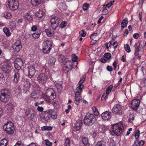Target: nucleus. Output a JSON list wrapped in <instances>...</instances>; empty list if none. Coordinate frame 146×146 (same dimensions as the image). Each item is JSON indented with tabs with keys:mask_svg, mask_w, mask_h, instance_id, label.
Listing matches in <instances>:
<instances>
[{
	"mask_svg": "<svg viewBox=\"0 0 146 146\" xmlns=\"http://www.w3.org/2000/svg\"><path fill=\"white\" fill-rule=\"evenodd\" d=\"M84 123L87 126L92 125L96 121V118L94 115L89 113H87L84 120Z\"/></svg>",
	"mask_w": 146,
	"mask_h": 146,
	"instance_id": "f257e3e1",
	"label": "nucleus"
},
{
	"mask_svg": "<svg viewBox=\"0 0 146 146\" xmlns=\"http://www.w3.org/2000/svg\"><path fill=\"white\" fill-rule=\"evenodd\" d=\"M0 100L1 101L6 103L10 99L11 94L10 91L7 89H4L1 90Z\"/></svg>",
	"mask_w": 146,
	"mask_h": 146,
	"instance_id": "f03ea898",
	"label": "nucleus"
},
{
	"mask_svg": "<svg viewBox=\"0 0 146 146\" xmlns=\"http://www.w3.org/2000/svg\"><path fill=\"white\" fill-rule=\"evenodd\" d=\"M112 131L116 135L119 136L122 133L124 129V127L121 123L113 124L111 127Z\"/></svg>",
	"mask_w": 146,
	"mask_h": 146,
	"instance_id": "7ed1b4c3",
	"label": "nucleus"
},
{
	"mask_svg": "<svg viewBox=\"0 0 146 146\" xmlns=\"http://www.w3.org/2000/svg\"><path fill=\"white\" fill-rule=\"evenodd\" d=\"M52 42L50 40L44 41L42 44V50L44 54L49 53L51 50L52 46Z\"/></svg>",
	"mask_w": 146,
	"mask_h": 146,
	"instance_id": "20e7f679",
	"label": "nucleus"
},
{
	"mask_svg": "<svg viewBox=\"0 0 146 146\" xmlns=\"http://www.w3.org/2000/svg\"><path fill=\"white\" fill-rule=\"evenodd\" d=\"M46 96L45 98L47 103L49 104L50 100H53L56 98V94L53 89L49 88L46 92Z\"/></svg>",
	"mask_w": 146,
	"mask_h": 146,
	"instance_id": "39448f33",
	"label": "nucleus"
},
{
	"mask_svg": "<svg viewBox=\"0 0 146 146\" xmlns=\"http://www.w3.org/2000/svg\"><path fill=\"white\" fill-rule=\"evenodd\" d=\"M3 129L9 134H12L15 130L13 123L11 122H8L3 126Z\"/></svg>",
	"mask_w": 146,
	"mask_h": 146,
	"instance_id": "423d86ee",
	"label": "nucleus"
},
{
	"mask_svg": "<svg viewBox=\"0 0 146 146\" xmlns=\"http://www.w3.org/2000/svg\"><path fill=\"white\" fill-rule=\"evenodd\" d=\"M36 111L31 108H27L25 110V116L31 121L33 120V118L36 116Z\"/></svg>",
	"mask_w": 146,
	"mask_h": 146,
	"instance_id": "0eeeda50",
	"label": "nucleus"
},
{
	"mask_svg": "<svg viewBox=\"0 0 146 146\" xmlns=\"http://www.w3.org/2000/svg\"><path fill=\"white\" fill-rule=\"evenodd\" d=\"M8 4L10 9L12 11L17 10L19 5L18 0H11L8 1Z\"/></svg>",
	"mask_w": 146,
	"mask_h": 146,
	"instance_id": "6e6552de",
	"label": "nucleus"
},
{
	"mask_svg": "<svg viewBox=\"0 0 146 146\" xmlns=\"http://www.w3.org/2000/svg\"><path fill=\"white\" fill-rule=\"evenodd\" d=\"M112 111L113 113L117 115H122L123 113L122 106L119 104H116L114 106Z\"/></svg>",
	"mask_w": 146,
	"mask_h": 146,
	"instance_id": "1a4fd4ad",
	"label": "nucleus"
},
{
	"mask_svg": "<svg viewBox=\"0 0 146 146\" xmlns=\"http://www.w3.org/2000/svg\"><path fill=\"white\" fill-rule=\"evenodd\" d=\"M14 63V66L16 69L21 70V67L24 64L23 60L21 58H17L15 59Z\"/></svg>",
	"mask_w": 146,
	"mask_h": 146,
	"instance_id": "9d476101",
	"label": "nucleus"
},
{
	"mask_svg": "<svg viewBox=\"0 0 146 146\" xmlns=\"http://www.w3.org/2000/svg\"><path fill=\"white\" fill-rule=\"evenodd\" d=\"M53 113V110L51 109L48 110V111L43 112L42 114V116L41 118H44L45 121H48L51 117V114H52Z\"/></svg>",
	"mask_w": 146,
	"mask_h": 146,
	"instance_id": "9b49d317",
	"label": "nucleus"
},
{
	"mask_svg": "<svg viewBox=\"0 0 146 146\" xmlns=\"http://www.w3.org/2000/svg\"><path fill=\"white\" fill-rule=\"evenodd\" d=\"M78 63H76V65L74 66V63L72 62H71L70 60H68L65 62L64 63V67L68 69V71L69 70H71L72 68H76L77 65Z\"/></svg>",
	"mask_w": 146,
	"mask_h": 146,
	"instance_id": "f8f14e48",
	"label": "nucleus"
},
{
	"mask_svg": "<svg viewBox=\"0 0 146 146\" xmlns=\"http://www.w3.org/2000/svg\"><path fill=\"white\" fill-rule=\"evenodd\" d=\"M140 101L139 99L133 100L131 102V107L134 110H136L139 107Z\"/></svg>",
	"mask_w": 146,
	"mask_h": 146,
	"instance_id": "ddd939ff",
	"label": "nucleus"
},
{
	"mask_svg": "<svg viewBox=\"0 0 146 146\" xmlns=\"http://www.w3.org/2000/svg\"><path fill=\"white\" fill-rule=\"evenodd\" d=\"M31 80L29 79H27L25 81L23 84V90L25 91H28L30 90L31 83Z\"/></svg>",
	"mask_w": 146,
	"mask_h": 146,
	"instance_id": "4468645a",
	"label": "nucleus"
},
{
	"mask_svg": "<svg viewBox=\"0 0 146 146\" xmlns=\"http://www.w3.org/2000/svg\"><path fill=\"white\" fill-rule=\"evenodd\" d=\"M102 119L104 120H108L111 117V113L109 111H106L101 114Z\"/></svg>",
	"mask_w": 146,
	"mask_h": 146,
	"instance_id": "2eb2a0df",
	"label": "nucleus"
},
{
	"mask_svg": "<svg viewBox=\"0 0 146 146\" xmlns=\"http://www.w3.org/2000/svg\"><path fill=\"white\" fill-rule=\"evenodd\" d=\"M14 72L15 73L14 75L13 81L17 83L19 80L20 73L22 72V70L15 69Z\"/></svg>",
	"mask_w": 146,
	"mask_h": 146,
	"instance_id": "dca6fc26",
	"label": "nucleus"
},
{
	"mask_svg": "<svg viewBox=\"0 0 146 146\" xmlns=\"http://www.w3.org/2000/svg\"><path fill=\"white\" fill-rule=\"evenodd\" d=\"M47 78L44 74H40L37 78L38 80L40 83L45 84L47 80Z\"/></svg>",
	"mask_w": 146,
	"mask_h": 146,
	"instance_id": "f3484780",
	"label": "nucleus"
},
{
	"mask_svg": "<svg viewBox=\"0 0 146 146\" xmlns=\"http://www.w3.org/2000/svg\"><path fill=\"white\" fill-rule=\"evenodd\" d=\"M36 72L35 68L32 66H31L28 67L29 76L32 77L34 75Z\"/></svg>",
	"mask_w": 146,
	"mask_h": 146,
	"instance_id": "a211bd4d",
	"label": "nucleus"
},
{
	"mask_svg": "<svg viewBox=\"0 0 146 146\" xmlns=\"http://www.w3.org/2000/svg\"><path fill=\"white\" fill-rule=\"evenodd\" d=\"M140 45V43H139V45H137V43H135V44L134 47L135 48L134 55L135 56L139 55V53L141 51Z\"/></svg>",
	"mask_w": 146,
	"mask_h": 146,
	"instance_id": "6ab92c4d",
	"label": "nucleus"
},
{
	"mask_svg": "<svg viewBox=\"0 0 146 146\" xmlns=\"http://www.w3.org/2000/svg\"><path fill=\"white\" fill-rule=\"evenodd\" d=\"M2 70L5 73H9L11 70V68L9 64H7L3 66Z\"/></svg>",
	"mask_w": 146,
	"mask_h": 146,
	"instance_id": "aec40b11",
	"label": "nucleus"
},
{
	"mask_svg": "<svg viewBox=\"0 0 146 146\" xmlns=\"http://www.w3.org/2000/svg\"><path fill=\"white\" fill-rule=\"evenodd\" d=\"M82 123V121H80L77 123L75 124L74 126L73 127V130L76 132H77V131H78L81 128Z\"/></svg>",
	"mask_w": 146,
	"mask_h": 146,
	"instance_id": "412c9836",
	"label": "nucleus"
},
{
	"mask_svg": "<svg viewBox=\"0 0 146 146\" xmlns=\"http://www.w3.org/2000/svg\"><path fill=\"white\" fill-rule=\"evenodd\" d=\"M80 101H82L81 96L80 94L76 93L75 97V103L77 105H78Z\"/></svg>",
	"mask_w": 146,
	"mask_h": 146,
	"instance_id": "4be33fe9",
	"label": "nucleus"
},
{
	"mask_svg": "<svg viewBox=\"0 0 146 146\" xmlns=\"http://www.w3.org/2000/svg\"><path fill=\"white\" fill-rule=\"evenodd\" d=\"M81 138L82 139V142L85 146H89V140L87 137L82 136L81 137Z\"/></svg>",
	"mask_w": 146,
	"mask_h": 146,
	"instance_id": "5701e85b",
	"label": "nucleus"
},
{
	"mask_svg": "<svg viewBox=\"0 0 146 146\" xmlns=\"http://www.w3.org/2000/svg\"><path fill=\"white\" fill-rule=\"evenodd\" d=\"M25 18L29 21H31L33 20V16L28 13L25 14L24 16Z\"/></svg>",
	"mask_w": 146,
	"mask_h": 146,
	"instance_id": "b1692460",
	"label": "nucleus"
},
{
	"mask_svg": "<svg viewBox=\"0 0 146 146\" xmlns=\"http://www.w3.org/2000/svg\"><path fill=\"white\" fill-rule=\"evenodd\" d=\"M56 60L54 57L51 56L48 60V62L50 66H52L54 65Z\"/></svg>",
	"mask_w": 146,
	"mask_h": 146,
	"instance_id": "393cba45",
	"label": "nucleus"
},
{
	"mask_svg": "<svg viewBox=\"0 0 146 146\" xmlns=\"http://www.w3.org/2000/svg\"><path fill=\"white\" fill-rule=\"evenodd\" d=\"M59 19L57 17L54 16L51 19L50 22L51 23L59 24Z\"/></svg>",
	"mask_w": 146,
	"mask_h": 146,
	"instance_id": "a878e982",
	"label": "nucleus"
},
{
	"mask_svg": "<svg viewBox=\"0 0 146 146\" xmlns=\"http://www.w3.org/2000/svg\"><path fill=\"white\" fill-rule=\"evenodd\" d=\"M95 146H106V142L103 140L99 141L96 143Z\"/></svg>",
	"mask_w": 146,
	"mask_h": 146,
	"instance_id": "bb28decb",
	"label": "nucleus"
},
{
	"mask_svg": "<svg viewBox=\"0 0 146 146\" xmlns=\"http://www.w3.org/2000/svg\"><path fill=\"white\" fill-rule=\"evenodd\" d=\"M3 31L7 36H11V33L10 32L9 29L8 28L6 27L4 28Z\"/></svg>",
	"mask_w": 146,
	"mask_h": 146,
	"instance_id": "cd10ccee",
	"label": "nucleus"
},
{
	"mask_svg": "<svg viewBox=\"0 0 146 146\" xmlns=\"http://www.w3.org/2000/svg\"><path fill=\"white\" fill-rule=\"evenodd\" d=\"M84 87V85L82 84H79V86L76 89V93L77 94H79L81 92L82 90Z\"/></svg>",
	"mask_w": 146,
	"mask_h": 146,
	"instance_id": "c85d7f7f",
	"label": "nucleus"
},
{
	"mask_svg": "<svg viewBox=\"0 0 146 146\" xmlns=\"http://www.w3.org/2000/svg\"><path fill=\"white\" fill-rule=\"evenodd\" d=\"M45 32L47 35L49 36H52L54 33V31L50 29H46Z\"/></svg>",
	"mask_w": 146,
	"mask_h": 146,
	"instance_id": "c756f323",
	"label": "nucleus"
},
{
	"mask_svg": "<svg viewBox=\"0 0 146 146\" xmlns=\"http://www.w3.org/2000/svg\"><path fill=\"white\" fill-rule=\"evenodd\" d=\"M40 0H31V2L33 6H36L40 3Z\"/></svg>",
	"mask_w": 146,
	"mask_h": 146,
	"instance_id": "7c9ffc66",
	"label": "nucleus"
},
{
	"mask_svg": "<svg viewBox=\"0 0 146 146\" xmlns=\"http://www.w3.org/2000/svg\"><path fill=\"white\" fill-rule=\"evenodd\" d=\"M8 141L6 139L2 140L0 142V146H6L7 145Z\"/></svg>",
	"mask_w": 146,
	"mask_h": 146,
	"instance_id": "2f4dec72",
	"label": "nucleus"
},
{
	"mask_svg": "<svg viewBox=\"0 0 146 146\" xmlns=\"http://www.w3.org/2000/svg\"><path fill=\"white\" fill-rule=\"evenodd\" d=\"M12 48L13 50L16 52H18L20 51L22 48L21 46H12Z\"/></svg>",
	"mask_w": 146,
	"mask_h": 146,
	"instance_id": "473e14b6",
	"label": "nucleus"
},
{
	"mask_svg": "<svg viewBox=\"0 0 146 146\" xmlns=\"http://www.w3.org/2000/svg\"><path fill=\"white\" fill-rule=\"evenodd\" d=\"M128 23V22L127 20H126L125 19L123 20L121 23V27L125 28L127 27Z\"/></svg>",
	"mask_w": 146,
	"mask_h": 146,
	"instance_id": "72a5a7b5",
	"label": "nucleus"
},
{
	"mask_svg": "<svg viewBox=\"0 0 146 146\" xmlns=\"http://www.w3.org/2000/svg\"><path fill=\"white\" fill-rule=\"evenodd\" d=\"M41 129L42 131H50L52 130V127L51 126H44L42 127Z\"/></svg>",
	"mask_w": 146,
	"mask_h": 146,
	"instance_id": "f704fd0d",
	"label": "nucleus"
},
{
	"mask_svg": "<svg viewBox=\"0 0 146 146\" xmlns=\"http://www.w3.org/2000/svg\"><path fill=\"white\" fill-rule=\"evenodd\" d=\"M113 88V86L112 85H111L106 90V93L109 94L111 92Z\"/></svg>",
	"mask_w": 146,
	"mask_h": 146,
	"instance_id": "c9c22d12",
	"label": "nucleus"
},
{
	"mask_svg": "<svg viewBox=\"0 0 146 146\" xmlns=\"http://www.w3.org/2000/svg\"><path fill=\"white\" fill-rule=\"evenodd\" d=\"M40 33H35L32 35V36L33 38L36 39L38 38L40 36Z\"/></svg>",
	"mask_w": 146,
	"mask_h": 146,
	"instance_id": "e433bc0d",
	"label": "nucleus"
},
{
	"mask_svg": "<svg viewBox=\"0 0 146 146\" xmlns=\"http://www.w3.org/2000/svg\"><path fill=\"white\" fill-rule=\"evenodd\" d=\"M65 59V58L63 55L61 54L59 56L58 58V61L60 63L63 62Z\"/></svg>",
	"mask_w": 146,
	"mask_h": 146,
	"instance_id": "4c0bfd02",
	"label": "nucleus"
},
{
	"mask_svg": "<svg viewBox=\"0 0 146 146\" xmlns=\"http://www.w3.org/2000/svg\"><path fill=\"white\" fill-rule=\"evenodd\" d=\"M125 50L127 52H129L131 51L130 46L128 44H126L124 46Z\"/></svg>",
	"mask_w": 146,
	"mask_h": 146,
	"instance_id": "58836bf2",
	"label": "nucleus"
},
{
	"mask_svg": "<svg viewBox=\"0 0 146 146\" xmlns=\"http://www.w3.org/2000/svg\"><path fill=\"white\" fill-rule=\"evenodd\" d=\"M36 16L38 18H41L43 16V13L42 11H39L36 13Z\"/></svg>",
	"mask_w": 146,
	"mask_h": 146,
	"instance_id": "ea45409f",
	"label": "nucleus"
},
{
	"mask_svg": "<svg viewBox=\"0 0 146 146\" xmlns=\"http://www.w3.org/2000/svg\"><path fill=\"white\" fill-rule=\"evenodd\" d=\"M5 17L7 19H9L11 17V14L9 12H6L4 15Z\"/></svg>",
	"mask_w": 146,
	"mask_h": 146,
	"instance_id": "a19ab883",
	"label": "nucleus"
},
{
	"mask_svg": "<svg viewBox=\"0 0 146 146\" xmlns=\"http://www.w3.org/2000/svg\"><path fill=\"white\" fill-rule=\"evenodd\" d=\"M14 105L12 103H9L6 105V107H7L9 109H12L14 108Z\"/></svg>",
	"mask_w": 146,
	"mask_h": 146,
	"instance_id": "79ce46f5",
	"label": "nucleus"
},
{
	"mask_svg": "<svg viewBox=\"0 0 146 146\" xmlns=\"http://www.w3.org/2000/svg\"><path fill=\"white\" fill-rule=\"evenodd\" d=\"M79 34L82 36L85 37L86 35V33L84 30H82L80 31Z\"/></svg>",
	"mask_w": 146,
	"mask_h": 146,
	"instance_id": "37998d69",
	"label": "nucleus"
},
{
	"mask_svg": "<svg viewBox=\"0 0 146 146\" xmlns=\"http://www.w3.org/2000/svg\"><path fill=\"white\" fill-rule=\"evenodd\" d=\"M140 135V131L139 130H137L135 132V139H138Z\"/></svg>",
	"mask_w": 146,
	"mask_h": 146,
	"instance_id": "c03bdc74",
	"label": "nucleus"
},
{
	"mask_svg": "<svg viewBox=\"0 0 146 146\" xmlns=\"http://www.w3.org/2000/svg\"><path fill=\"white\" fill-rule=\"evenodd\" d=\"M72 62H76L78 58V57L75 54H72Z\"/></svg>",
	"mask_w": 146,
	"mask_h": 146,
	"instance_id": "a18cd8bd",
	"label": "nucleus"
},
{
	"mask_svg": "<svg viewBox=\"0 0 146 146\" xmlns=\"http://www.w3.org/2000/svg\"><path fill=\"white\" fill-rule=\"evenodd\" d=\"M44 143L47 146H51L52 143L50 142L48 139H46L44 140Z\"/></svg>",
	"mask_w": 146,
	"mask_h": 146,
	"instance_id": "49530a36",
	"label": "nucleus"
},
{
	"mask_svg": "<svg viewBox=\"0 0 146 146\" xmlns=\"http://www.w3.org/2000/svg\"><path fill=\"white\" fill-rule=\"evenodd\" d=\"M58 24L55 23H51V27L54 29H56L57 27Z\"/></svg>",
	"mask_w": 146,
	"mask_h": 146,
	"instance_id": "de8ad7c7",
	"label": "nucleus"
},
{
	"mask_svg": "<svg viewBox=\"0 0 146 146\" xmlns=\"http://www.w3.org/2000/svg\"><path fill=\"white\" fill-rule=\"evenodd\" d=\"M29 80H31V85H32L34 87H36L38 86L37 84L36 83L35 81H32V80L31 78L29 79Z\"/></svg>",
	"mask_w": 146,
	"mask_h": 146,
	"instance_id": "09e8293b",
	"label": "nucleus"
},
{
	"mask_svg": "<svg viewBox=\"0 0 146 146\" xmlns=\"http://www.w3.org/2000/svg\"><path fill=\"white\" fill-rule=\"evenodd\" d=\"M97 33H94L90 37V39H92V40H95L94 39L96 38L97 36Z\"/></svg>",
	"mask_w": 146,
	"mask_h": 146,
	"instance_id": "8fccbe9b",
	"label": "nucleus"
},
{
	"mask_svg": "<svg viewBox=\"0 0 146 146\" xmlns=\"http://www.w3.org/2000/svg\"><path fill=\"white\" fill-rule=\"evenodd\" d=\"M108 94H107L104 93L101 97L102 100H103L106 99L108 97Z\"/></svg>",
	"mask_w": 146,
	"mask_h": 146,
	"instance_id": "3c124183",
	"label": "nucleus"
},
{
	"mask_svg": "<svg viewBox=\"0 0 146 146\" xmlns=\"http://www.w3.org/2000/svg\"><path fill=\"white\" fill-rule=\"evenodd\" d=\"M66 25L67 23L66 22H62L60 23V27L61 28H63L66 26Z\"/></svg>",
	"mask_w": 146,
	"mask_h": 146,
	"instance_id": "603ef678",
	"label": "nucleus"
},
{
	"mask_svg": "<svg viewBox=\"0 0 146 146\" xmlns=\"http://www.w3.org/2000/svg\"><path fill=\"white\" fill-rule=\"evenodd\" d=\"M104 56L105 58L109 59L111 57V55L109 53H107L104 54Z\"/></svg>",
	"mask_w": 146,
	"mask_h": 146,
	"instance_id": "864d4df0",
	"label": "nucleus"
},
{
	"mask_svg": "<svg viewBox=\"0 0 146 146\" xmlns=\"http://www.w3.org/2000/svg\"><path fill=\"white\" fill-rule=\"evenodd\" d=\"M12 46H21V41L20 40L17 41L14 44H13Z\"/></svg>",
	"mask_w": 146,
	"mask_h": 146,
	"instance_id": "5fc2aeb1",
	"label": "nucleus"
},
{
	"mask_svg": "<svg viewBox=\"0 0 146 146\" xmlns=\"http://www.w3.org/2000/svg\"><path fill=\"white\" fill-rule=\"evenodd\" d=\"M70 140L67 138L65 141L64 145L65 146H70Z\"/></svg>",
	"mask_w": 146,
	"mask_h": 146,
	"instance_id": "6e6d98bb",
	"label": "nucleus"
},
{
	"mask_svg": "<svg viewBox=\"0 0 146 146\" xmlns=\"http://www.w3.org/2000/svg\"><path fill=\"white\" fill-rule=\"evenodd\" d=\"M4 80V78L3 74L1 73H0V83H1Z\"/></svg>",
	"mask_w": 146,
	"mask_h": 146,
	"instance_id": "4d7b16f0",
	"label": "nucleus"
},
{
	"mask_svg": "<svg viewBox=\"0 0 146 146\" xmlns=\"http://www.w3.org/2000/svg\"><path fill=\"white\" fill-rule=\"evenodd\" d=\"M23 144L21 141H18L14 146H23Z\"/></svg>",
	"mask_w": 146,
	"mask_h": 146,
	"instance_id": "13d9d810",
	"label": "nucleus"
},
{
	"mask_svg": "<svg viewBox=\"0 0 146 146\" xmlns=\"http://www.w3.org/2000/svg\"><path fill=\"white\" fill-rule=\"evenodd\" d=\"M89 7V5L88 4H84L83 6V9L84 10L86 11L87 10L88 8Z\"/></svg>",
	"mask_w": 146,
	"mask_h": 146,
	"instance_id": "bf43d9fd",
	"label": "nucleus"
},
{
	"mask_svg": "<svg viewBox=\"0 0 146 146\" xmlns=\"http://www.w3.org/2000/svg\"><path fill=\"white\" fill-rule=\"evenodd\" d=\"M37 29V27L36 25H33L31 28V30L33 31H35Z\"/></svg>",
	"mask_w": 146,
	"mask_h": 146,
	"instance_id": "052dcab7",
	"label": "nucleus"
},
{
	"mask_svg": "<svg viewBox=\"0 0 146 146\" xmlns=\"http://www.w3.org/2000/svg\"><path fill=\"white\" fill-rule=\"evenodd\" d=\"M85 80V77H83L82 78H81L80 80L79 81L78 84H82V83H84V80Z\"/></svg>",
	"mask_w": 146,
	"mask_h": 146,
	"instance_id": "680f3d73",
	"label": "nucleus"
},
{
	"mask_svg": "<svg viewBox=\"0 0 146 146\" xmlns=\"http://www.w3.org/2000/svg\"><path fill=\"white\" fill-rule=\"evenodd\" d=\"M57 114L56 113L54 114V112L53 111V114H51V117L53 119H55L57 118Z\"/></svg>",
	"mask_w": 146,
	"mask_h": 146,
	"instance_id": "e2e57ef3",
	"label": "nucleus"
},
{
	"mask_svg": "<svg viewBox=\"0 0 146 146\" xmlns=\"http://www.w3.org/2000/svg\"><path fill=\"white\" fill-rule=\"evenodd\" d=\"M107 70L108 71L110 72H111L113 70V68L112 66H108L106 67Z\"/></svg>",
	"mask_w": 146,
	"mask_h": 146,
	"instance_id": "0e129e2a",
	"label": "nucleus"
},
{
	"mask_svg": "<svg viewBox=\"0 0 146 146\" xmlns=\"http://www.w3.org/2000/svg\"><path fill=\"white\" fill-rule=\"evenodd\" d=\"M37 95L35 92H33L31 95V97L33 98H35L36 97Z\"/></svg>",
	"mask_w": 146,
	"mask_h": 146,
	"instance_id": "69168bd1",
	"label": "nucleus"
},
{
	"mask_svg": "<svg viewBox=\"0 0 146 146\" xmlns=\"http://www.w3.org/2000/svg\"><path fill=\"white\" fill-rule=\"evenodd\" d=\"M118 42L117 41H115L113 43V45L114 46V48L115 49L117 47L118 45Z\"/></svg>",
	"mask_w": 146,
	"mask_h": 146,
	"instance_id": "338daca9",
	"label": "nucleus"
},
{
	"mask_svg": "<svg viewBox=\"0 0 146 146\" xmlns=\"http://www.w3.org/2000/svg\"><path fill=\"white\" fill-rule=\"evenodd\" d=\"M139 146H142L145 143V141L141 140L138 143Z\"/></svg>",
	"mask_w": 146,
	"mask_h": 146,
	"instance_id": "774afa93",
	"label": "nucleus"
}]
</instances>
